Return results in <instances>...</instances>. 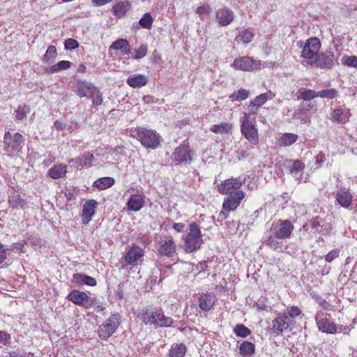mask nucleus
<instances>
[{
    "label": "nucleus",
    "instance_id": "nucleus-1",
    "mask_svg": "<svg viewBox=\"0 0 357 357\" xmlns=\"http://www.w3.org/2000/svg\"><path fill=\"white\" fill-rule=\"evenodd\" d=\"M241 185L240 178L225 180V193L228 195L227 200H225V211L235 210L245 197V193L238 190Z\"/></svg>",
    "mask_w": 357,
    "mask_h": 357
},
{
    "label": "nucleus",
    "instance_id": "nucleus-2",
    "mask_svg": "<svg viewBox=\"0 0 357 357\" xmlns=\"http://www.w3.org/2000/svg\"><path fill=\"white\" fill-rule=\"evenodd\" d=\"M142 321L146 326H154L156 328L173 326L174 322L172 317L165 315L161 308L154 307L142 311Z\"/></svg>",
    "mask_w": 357,
    "mask_h": 357
},
{
    "label": "nucleus",
    "instance_id": "nucleus-3",
    "mask_svg": "<svg viewBox=\"0 0 357 357\" xmlns=\"http://www.w3.org/2000/svg\"><path fill=\"white\" fill-rule=\"evenodd\" d=\"M255 118L248 119V115L242 114L240 118L241 131L245 138L253 145H257L259 142L258 129L256 127Z\"/></svg>",
    "mask_w": 357,
    "mask_h": 357
},
{
    "label": "nucleus",
    "instance_id": "nucleus-4",
    "mask_svg": "<svg viewBox=\"0 0 357 357\" xmlns=\"http://www.w3.org/2000/svg\"><path fill=\"white\" fill-rule=\"evenodd\" d=\"M203 243L200 229L198 225L193 222L190 225V231L184 240V247L186 252H192L199 249Z\"/></svg>",
    "mask_w": 357,
    "mask_h": 357
},
{
    "label": "nucleus",
    "instance_id": "nucleus-5",
    "mask_svg": "<svg viewBox=\"0 0 357 357\" xmlns=\"http://www.w3.org/2000/svg\"><path fill=\"white\" fill-rule=\"evenodd\" d=\"M298 43L300 44V47H303L301 57L308 65H310L312 60H314L319 53L321 47L320 40L317 38H310L307 40L303 46L302 42L300 41Z\"/></svg>",
    "mask_w": 357,
    "mask_h": 357
},
{
    "label": "nucleus",
    "instance_id": "nucleus-6",
    "mask_svg": "<svg viewBox=\"0 0 357 357\" xmlns=\"http://www.w3.org/2000/svg\"><path fill=\"white\" fill-rule=\"evenodd\" d=\"M121 316L119 313L112 314L106 321L99 326L98 336L102 340L111 337L120 324Z\"/></svg>",
    "mask_w": 357,
    "mask_h": 357
},
{
    "label": "nucleus",
    "instance_id": "nucleus-7",
    "mask_svg": "<svg viewBox=\"0 0 357 357\" xmlns=\"http://www.w3.org/2000/svg\"><path fill=\"white\" fill-rule=\"evenodd\" d=\"M137 135V139L145 147L155 149L160 144V136L155 130L139 128Z\"/></svg>",
    "mask_w": 357,
    "mask_h": 357
},
{
    "label": "nucleus",
    "instance_id": "nucleus-8",
    "mask_svg": "<svg viewBox=\"0 0 357 357\" xmlns=\"http://www.w3.org/2000/svg\"><path fill=\"white\" fill-rule=\"evenodd\" d=\"M261 65V63L259 60L245 56L235 59L231 66L235 70L252 71L259 69Z\"/></svg>",
    "mask_w": 357,
    "mask_h": 357
},
{
    "label": "nucleus",
    "instance_id": "nucleus-9",
    "mask_svg": "<svg viewBox=\"0 0 357 357\" xmlns=\"http://www.w3.org/2000/svg\"><path fill=\"white\" fill-rule=\"evenodd\" d=\"M335 198V202L341 207L349 210L353 208V195L349 188L337 186Z\"/></svg>",
    "mask_w": 357,
    "mask_h": 357
},
{
    "label": "nucleus",
    "instance_id": "nucleus-10",
    "mask_svg": "<svg viewBox=\"0 0 357 357\" xmlns=\"http://www.w3.org/2000/svg\"><path fill=\"white\" fill-rule=\"evenodd\" d=\"M335 55L331 51L318 53L314 60H312L310 65L312 67L321 69H331L335 63Z\"/></svg>",
    "mask_w": 357,
    "mask_h": 357
},
{
    "label": "nucleus",
    "instance_id": "nucleus-11",
    "mask_svg": "<svg viewBox=\"0 0 357 357\" xmlns=\"http://www.w3.org/2000/svg\"><path fill=\"white\" fill-rule=\"evenodd\" d=\"M326 313L319 311L315 317L316 324L319 330L323 333L333 334L337 331L335 324L328 317Z\"/></svg>",
    "mask_w": 357,
    "mask_h": 357
},
{
    "label": "nucleus",
    "instance_id": "nucleus-12",
    "mask_svg": "<svg viewBox=\"0 0 357 357\" xmlns=\"http://www.w3.org/2000/svg\"><path fill=\"white\" fill-rule=\"evenodd\" d=\"M293 229L294 226L289 220H280L271 228V233L277 238L284 239L290 236Z\"/></svg>",
    "mask_w": 357,
    "mask_h": 357
},
{
    "label": "nucleus",
    "instance_id": "nucleus-13",
    "mask_svg": "<svg viewBox=\"0 0 357 357\" xmlns=\"http://www.w3.org/2000/svg\"><path fill=\"white\" fill-rule=\"evenodd\" d=\"M3 143L7 151H17L22 147L23 137L19 132H15L13 135L9 131H7L4 134Z\"/></svg>",
    "mask_w": 357,
    "mask_h": 357
},
{
    "label": "nucleus",
    "instance_id": "nucleus-14",
    "mask_svg": "<svg viewBox=\"0 0 357 357\" xmlns=\"http://www.w3.org/2000/svg\"><path fill=\"white\" fill-rule=\"evenodd\" d=\"M67 299L75 305H80L86 308L90 307L92 303L91 298L85 292L79 291L78 290L71 291L68 294Z\"/></svg>",
    "mask_w": 357,
    "mask_h": 357
},
{
    "label": "nucleus",
    "instance_id": "nucleus-15",
    "mask_svg": "<svg viewBox=\"0 0 357 357\" xmlns=\"http://www.w3.org/2000/svg\"><path fill=\"white\" fill-rule=\"evenodd\" d=\"M190 153L188 143L182 144L174 150V159L180 163L190 164L192 161Z\"/></svg>",
    "mask_w": 357,
    "mask_h": 357
},
{
    "label": "nucleus",
    "instance_id": "nucleus-16",
    "mask_svg": "<svg viewBox=\"0 0 357 357\" xmlns=\"http://www.w3.org/2000/svg\"><path fill=\"white\" fill-rule=\"evenodd\" d=\"M272 324L273 333L279 335L292 324V321L287 317V313H282L273 320Z\"/></svg>",
    "mask_w": 357,
    "mask_h": 357
},
{
    "label": "nucleus",
    "instance_id": "nucleus-17",
    "mask_svg": "<svg viewBox=\"0 0 357 357\" xmlns=\"http://www.w3.org/2000/svg\"><path fill=\"white\" fill-rule=\"evenodd\" d=\"M262 241L266 246L278 252H284L287 248L282 241H278L271 232H266L264 234Z\"/></svg>",
    "mask_w": 357,
    "mask_h": 357
},
{
    "label": "nucleus",
    "instance_id": "nucleus-18",
    "mask_svg": "<svg viewBox=\"0 0 357 357\" xmlns=\"http://www.w3.org/2000/svg\"><path fill=\"white\" fill-rule=\"evenodd\" d=\"M97 202L94 199L86 201L82 208V223L86 225L91 220L92 216L95 213V208L97 206Z\"/></svg>",
    "mask_w": 357,
    "mask_h": 357
},
{
    "label": "nucleus",
    "instance_id": "nucleus-19",
    "mask_svg": "<svg viewBox=\"0 0 357 357\" xmlns=\"http://www.w3.org/2000/svg\"><path fill=\"white\" fill-rule=\"evenodd\" d=\"M144 255L143 250L137 245L132 246L124 255L123 259L127 265H132Z\"/></svg>",
    "mask_w": 357,
    "mask_h": 357
},
{
    "label": "nucleus",
    "instance_id": "nucleus-20",
    "mask_svg": "<svg viewBox=\"0 0 357 357\" xmlns=\"http://www.w3.org/2000/svg\"><path fill=\"white\" fill-rule=\"evenodd\" d=\"M351 114L349 109L341 107L335 109L331 113V120L339 123L344 124L349 121Z\"/></svg>",
    "mask_w": 357,
    "mask_h": 357
},
{
    "label": "nucleus",
    "instance_id": "nucleus-21",
    "mask_svg": "<svg viewBox=\"0 0 357 357\" xmlns=\"http://www.w3.org/2000/svg\"><path fill=\"white\" fill-rule=\"evenodd\" d=\"M8 204L13 208H25L27 202L19 193L13 192L8 197Z\"/></svg>",
    "mask_w": 357,
    "mask_h": 357
},
{
    "label": "nucleus",
    "instance_id": "nucleus-22",
    "mask_svg": "<svg viewBox=\"0 0 357 357\" xmlns=\"http://www.w3.org/2000/svg\"><path fill=\"white\" fill-rule=\"evenodd\" d=\"M95 88L93 84L86 81H79L77 83V95L80 97L89 98L95 91Z\"/></svg>",
    "mask_w": 357,
    "mask_h": 357
},
{
    "label": "nucleus",
    "instance_id": "nucleus-23",
    "mask_svg": "<svg viewBox=\"0 0 357 357\" xmlns=\"http://www.w3.org/2000/svg\"><path fill=\"white\" fill-rule=\"evenodd\" d=\"M176 245L173 240L165 241L158 249V254L160 256L172 257L175 252Z\"/></svg>",
    "mask_w": 357,
    "mask_h": 357
},
{
    "label": "nucleus",
    "instance_id": "nucleus-24",
    "mask_svg": "<svg viewBox=\"0 0 357 357\" xmlns=\"http://www.w3.org/2000/svg\"><path fill=\"white\" fill-rule=\"evenodd\" d=\"M147 82V77L142 74L130 76L127 80L128 84L132 88H140L145 86Z\"/></svg>",
    "mask_w": 357,
    "mask_h": 357
},
{
    "label": "nucleus",
    "instance_id": "nucleus-25",
    "mask_svg": "<svg viewBox=\"0 0 357 357\" xmlns=\"http://www.w3.org/2000/svg\"><path fill=\"white\" fill-rule=\"evenodd\" d=\"M66 168L67 166L62 164L54 165L49 169L47 174L53 179H59L66 176L67 172Z\"/></svg>",
    "mask_w": 357,
    "mask_h": 357
},
{
    "label": "nucleus",
    "instance_id": "nucleus-26",
    "mask_svg": "<svg viewBox=\"0 0 357 357\" xmlns=\"http://www.w3.org/2000/svg\"><path fill=\"white\" fill-rule=\"evenodd\" d=\"M215 300V296L211 294H203L199 297V307L204 311H208L214 305Z\"/></svg>",
    "mask_w": 357,
    "mask_h": 357
},
{
    "label": "nucleus",
    "instance_id": "nucleus-27",
    "mask_svg": "<svg viewBox=\"0 0 357 357\" xmlns=\"http://www.w3.org/2000/svg\"><path fill=\"white\" fill-rule=\"evenodd\" d=\"M144 206V199L139 195H132L128 202V208L130 211H138Z\"/></svg>",
    "mask_w": 357,
    "mask_h": 357
},
{
    "label": "nucleus",
    "instance_id": "nucleus-28",
    "mask_svg": "<svg viewBox=\"0 0 357 357\" xmlns=\"http://www.w3.org/2000/svg\"><path fill=\"white\" fill-rule=\"evenodd\" d=\"M73 281L79 284H86L91 287L96 284L95 278L82 273L74 274Z\"/></svg>",
    "mask_w": 357,
    "mask_h": 357
},
{
    "label": "nucleus",
    "instance_id": "nucleus-29",
    "mask_svg": "<svg viewBox=\"0 0 357 357\" xmlns=\"http://www.w3.org/2000/svg\"><path fill=\"white\" fill-rule=\"evenodd\" d=\"M130 8V3L128 1H125L117 3L112 9L114 15L120 18L124 16Z\"/></svg>",
    "mask_w": 357,
    "mask_h": 357
},
{
    "label": "nucleus",
    "instance_id": "nucleus-30",
    "mask_svg": "<svg viewBox=\"0 0 357 357\" xmlns=\"http://www.w3.org/2000/svg\"><path fill=\"white\" fill-rule=\"evenodd\" d=\"M110 49L121 50L125 54H129L131 52L130 45L126 39H118L110 46Z\"/></svg>",
    "mask_w": 357,
    "mask_h": 357
},
{
    "label": "nucleus",
    "instance_id": "nucleus-31",
    "mask_svg": "<svg viewBox=\"0 0 357 357\" xmlns=\"http://www.w3.org/2000/svg\"><path fill=\"white\" fill-rule=\"evenodd\" d=\"M288 167L290 174L296 177L299 173L303 172L305 168V165L298 160H289L288 162Z\"/></svg>",
    "mask_w": 357,
    "mask_h": 357
},
{
    "label": "nucleus",
    "instance_id": "nucleus-32",
    "mask_svg": "<svg viewBox=\"0 0 357 357\" xmlns=\"http://www.w3.org/2000/svg\"><path fill=\"white\" fill-rule=\"evenodd\" d=\"M75 162L77 163L78 167H90L94 160V156L90 153H84L78 158H76Z\"/></svg>",
    "mask_w": 357,
    "mask_h": 357
},
{
    "label": "nucleus",
    "instance_id": "nucleus-33",
    "mask_svg": "<svg viewBox=\"0 0 357 357\" xmlns=\"http://www.w3.org/2000/svg\"><path fill=\"white\" fill-rule=\"evenodd\" d=\"M186 352V347L182 343H175L172 345L169 357H183Z\"/></svg>",
    "mask_w": 357,
    "mask_h": 357
},
{
    "label": "nucleus",
    "instance_id": "nucleus-34",
    "mask_svg": "<svg viewBox=\"0 0 357 357\" xmlns=\"http://www.w3.org/2000/svg\"><path fill=\"white\" fill-rule=\"evenodd\" d=\"M297 139L298 135L296 134L287 132L278 139V143L281 146H289L294 144Z\"/></svg>",
    "mask_w": 357,
    "mask_h": 357
},
{
    "label": "nucleus",
    "instance_id": "nucleus-35",
    "mask_svg": "<svg viewBox=\"0 0 357 357\" xmlns=\"http://www.w3.org/2000/svg\"><path fill=\"white\" fill-rule=\"evenodd\" d=\"M275 93L272 91H268L266 93H261L259 96L255 97V98L251 100L254 104H255L256 107L259 108L263 105L268 100H272L275 98Z\"/></svg>",
    "mask_w": 357,
    "mask_h": 357
},
{
    "label": "nucleus",
    "instance_id": "nucleus-36",
    "mask_svg": "<svg viewBox=\"0 0 357 357\" xmlns=\"http://www.w3.org/2000/svg\"><path fill=\"white\" fill-rule=\"evenodd\" d=\"M114 179L111 177H103L96 180L93 183V186L99 190H105L113 185Z\"/></svg>",
    "mask_w": 357,
    "mask_h": 357
},
{
    "label": "nucleus",
    "instance_id": "nucleus-37",
    "mask_svg": "<svg viewBox=\"0 0 357 357\" xmlns=\"http://www.w3.org/2000/svg\"><path fill=\"white\" fill-rule=\"evenodd\" d=\"M239 349L243 357H250L255 352V345L250 342L245 341L240 345Z\"/></svg>",
    "mask_w": 357,
    "mask_h": 357
},
{
    "label": "nucleus",
    "instance_id": "nucleus-38",
    "mask_svg": "<svg viewBox=\"0 0 357 357\" xmlns=\"http://www.w3.org/2000/svg\"><path fill=\"white\" fill-rule=\"evenodd\" d=\"M254 38L253 32L250 29L242 31L236 37V40L238 43H249Z\"/></svg>",
    "mask_w": 357,
    "mask_h": 357
},
{
    "label": "nucleus",
    "instance_id": "nucleus-39",
    "mask_svg": "<svg viewBox=\"0 0 357 357\" xmlns=\"http://www.w3.org/2000/svg\"><path fill=\"white\" fill-rule=\"evenodd\" d=\"M298 93V98L305 101H310L317 97V91L312 89H303L299 91Z\"/></svg>",
    "mask_w": 357,
    "mask_h": 357
},
{
    "label": "nucleus",
    "instance_id": "nucleus-40",
    "mask_svg": "<svg viewBox=\"0 0 357 357\" xmlns=\"http://www.w3.org/2000/svg\"><path fill=\"white\" fill-rule=\"evenodd\" d=\"M250 95V92L244 89H241L238 90L237 91H234L229 98L231 99V100L234 101H242L243 100H245L247 98H248Z\"/></svg>",
    "mask_w": 357,
    "mask_h": 357
},
{
    "label": "nucleus",
    "instance_id": "nucleus-41",
    "mask_svg": "<svg viewBox=\"0 0 357 357\" xmlns=\"http://www.w3.org/2000/svg\"><path fill=\"white\" fill-rule=\"evenodd\" d=\"M30 112V107L26 105H20L15 110V118L22 121L26 118L27 114Z\"/></svg>",
    "mask_w": 357,
    "mask_h": 357
},
{
    "label": "nucleus",
    "instance_id": "nucleus-42",
    "mask_svg": "<svg viewBox=\"0 0 357 357\" xmlns=\"http://www.w3.org/2000/svg\"><path fill=\"white\" fill-rule=\"evenodd\" d=\"M234 333L237 336L246 337L251 333V331L243 324H237L234 328Z\"/></svg>",
    "mask_w": 357,
    "mask_h": 357
},
{
    "label": "nucleus",
    "instance_id": "nucleus-43",
    "mask_svg": "<svg viewBox=\"0 0 357 357\" xmlns=\"http://www.w3.org/2000/svg\"><path fill=\"white\" fill-rule=\"evenodd\" d=\"M342 65L357 68V56L344 55L341 59Z\"/></svg>",
    "mask_w": 357,
    "mask_h": 357
},
{
    "label": "nucleus",
    "instance_id": "nucleus-44",
    "mask_svg": "<svg viewBox=\"0 0 357 357\" xmlns=\"http://www.w3.org/2000/svg\"><path fill=\"white\" fill-rule=\"evenodd\" d=\"M337 95V91L335 89H324L317 91V97L333 99Z\"/></svg>",
    "mask_w": 357,
    "mask_h": 357
},
{
    "label": "nucleus",
    "instance_id": "nucleus-45",
    "mask_svg": "<svg viewBox=\"0 0 357 357\" xmlns=\"http://www.w3.org/2000/svg\"><path fill=\"white\" fill-rule=\"evenodd\" d=\"M71 63L68 61H61L58 63L52 66L50 72L52 73H57L61 70H66L70 68Z\"/></svg>",
    "mask_w": 357,
    "mask_h": 357
},
{
    "label": "nucleus",
    "instance_id": "nucleus-46",
    "mask_svg": "<svg viewBox=\"0 0 357 357\" xmlns=\"http://www.w3.org/2000/svg\"><path fill=\"white\" fill-rule=\"evenodd\" d=\"M153 22V19L151 17V15L149 13H146L139 20V24L143 28L151 29L152 26Z\"/></svg>",
    "mask_w": 357,
    "mask_h": 357
},
{
    "label": "nucleus",
    "instance_id": "nucleus-47",
    "mask_svg": "<svg viewBox=\"0 0 357 357\" xmlns=\"http://www.w3.org/2000/svg\"><path fill=\"white\" fill-rule=\"evenodd\" d=\"M283 313H287V315L289 318H295L301 314V310L297 306H291L287 307Z\"/></svg>",
    "mask_w": 357,
    "mask_h": 357
},
{
    "label": "nucleus",
    "instance_id": "nucleus-48",
    "mask_svg": "<svg viewBox=\"0 0 357 357\" xmlns=\"http://www.w3.org/2000/svg\"><path fill=\"white\" fill-rule=\"evenodd\" d=\"M89 98L92 100L94 105H99L102 104V96L96 87L95 88V91H93V93H91Z\"/></svg>",
    "mask_w": 357,
    "mask_h": 357
},
{
    "label": "nucleus",
    "instance_id": "nucleus-49",
    "mask_svg": "<svg viewBox=\"0 0 357 357\" xmlns=\"http://www.w3.org/2000/svg\"><path fill=\"white\" fill-rule=\"evenodd\" d=\"M56 49L54 46H49L45 54V58L47 61H52L56 56Z\"/></svg>",
    "mask_w": 357,
    "mask_h": 357
},
{
    "label": "nucleus",
    "instance_id": "nucleus-50",
    "mask_svg": "<svg viewBox=\"0 0 357 357\" xmlns=\"http://www.w3.org/2000/svg\"><path fill=\"white\" fill-rule=\"evenodd\" d=\"M64 194L68 201H72L75 199V197L77 195V190L73 186L66 188Z\"/></svg>",
    "mask_w": 357,
    "mask_h": 357
},
{
    "label": "nucleus",
    "instance_id": "nucleus-51",
    "mask_svg": "<svg viewBox=\"0 0 357 357\" xmlns=\"http://www.w3.org/2000/svg\"><path fill=\"white\" fill-rule=\"evenodd\" d=\"M316 302L325 310L333 311L334 310V307L329 302L321 297H317Z\"/></svg>",
    "mask_w": 357,
    "mask_h": 357
},
{
    "label": "nucleus",
    "instance_id": "nucleus-52",
    "mask_svg": "<svg viewBox=\"0 0 357 357\" xmlns=\"http://www.w3.org/2000/svg\"><path fill=\"white\" fill-rule=\"evenodd\" d=\"M313 108L311 104H303L299 109V112L294 115V119H299V115L310 111Z\"/></svg>",
    "mask_w": 357,
    "mask_h": 357
},
{
    "label": "nucleus",
    "instance_id": "nucleus-53",
    "mask_svg": "<svg viewBox=\"0 0 357 357\" xmlns=\"http://www.w3.org/2000/svg\"><path fill=\"white\" fill-rule=\"evenodd\" d=\"M258 109L259 107H256L255 104L250 101L249 105H248V112H243V114L248 115V119H252V118H251V116L255 115L257 112Z\"/></svg>",
    "mask_w": 357,
    "mask_h": 357
},
{
    "label": "nucleus",
    "instance_id": "nucleus-54",
    "mask_svg": "<svg viewBox=\"0 0 357 357\" xmlns=\"http://www.w3.org/2000/svg\"><path fill=\"white\" fill-rule=\"evenodd\" d=\"M65 48L66 50H75L79 46L78 42L73 38H68L65 41Z\"/></svg>",
    "mask_w": 357,
    "mask_h": 357
},
{
    "label": "nucleus",
    "instance_id": "nucleus-55",
    "mask_svg": "<svg viewBox=\"0 0 357 357\" xmlns=\"http://www.w3.org/2000/svg\"><path fill=\"white\" fill-rule=\"evenodd\" d=\"M135 55L134 58L135 59H139L145 56L147 53V48L146 46L142 45L137 50H135Z\"/></svg>",
    "mask_w": 357,
    "mask_h": 357
},
{
    "label": "nucleus",
    "instance_id": "nucleus-56",
    "mask_svg": "<svg viewBox=\"0 0 357 357\" xmlns=\"http://www.w3.org/2000/svg\"><path fill=\"white\" fill-rule=\"evenodd\" d=\"M340 251L337 249H334L330 251L325 257V259L328 262H331L339 256Z\"/></svg>",
    "mask_w": 357,
    "mask_h": 357
},
{
    "label": "nucleus",
    "instance_id": "nucleus-57",
    "mask_svg": "<svg viewBox=\"0 0 357 357\" xmlns=\"http://www.w3.org/2000/svg\"><path fill=\"white\" fill-rule=\"evenodd\" d=\"M234 18V13L231 10L225 9V26L230 24Z\"/></svg>",
    "mask_w": 357,
    "mask_h": 357
},
{
    "label": "nucleus",
    "instance_id": "nucleus-58",
    "mask_svg": "<svg viewBox=\"0 0 357 357\" xmlns=\"http://www.w3.org/2000/svg\"><path fill=\"white\" fill-rule=\"evenodd\" d=\"M9 250L6 248L3 244L0 243V265L3 264L7 257V251Z\"/></svg>",
    "mask_w": 357,
    "mask_h": 357
},
{
    "label": "nucleus",
    "instance_id": "nucleus-59",
    "mask_svg": "<svg viewBox=\"0 0 357 357\" xmlns=\"http://www.w3.org/2000/svg\"><path fill=\"white\" fill-rule=\"evenodd\" d=\"M54 127L58 131L63 130L65 129H70V127L68 126L67 124H66L59 120H56L54 123Z\"/></svg>",
    "mask_w": 357,
    "mask_h": 357
},
{
    "label": "nucleus",
    "instance_id": "nucleus-60",
    "mask_svg": "<svg viewBox=\"0 0 357 357\" xmlns=\"http://www.w3.org/2000/svg\"><path fill=\"white\" fill-rule=\"evenodd\" d=\"M10 339V335L8 333L0 331V343L6 344Z\"/></svg>",
    "mask_w": 357,
    "mask_h": 357
},
{
    "label": "nucleus",
    "instance_id": "nucleus-61",
    "mask_svg": "<svg viewBox=\"0 0 357 357\" xmlns=\"http://www.w3.org/2000/svg\"><path fill=\"white\" fill-rule=\"evenodd\" d=\"M209 11V8L207 6H199L197 9V13L200 16L207 14Z\"/></svg>",
    "mask_w": 357,
    "mask_h": 357
},
{
    "label": "nucleus",
    "instance_id": "nucleus-62",
    "mask_svg": "<svg viewBox=\"0 0 357 357\" xmlns=\"http://www.w3.org/2000/svg\"><path fill=\"white\" fill-rule=\"evenodd\" d=\"M143 101L146 104H153L158 101V99L151 96H144L143 97Z\"/></svg>",
    "mask_w": 357,
    "mask_h": 357
},
{
    "label": "nucleus",
    "instance_id": "nucleus-63",
    "mask_svg": "<svg viewBox=\"0 0 357 357\" xmlns=\"http://www.w3.org/2000/svg\"><path fill=\"white\" fill-rule=\"evenodd\" d=\"M310 225L312 229H315L317 227L320 226V219L318 217H316L314 218H312L310 221Z\"/></svg>",
    "mask_w": 357,
    "mask_h": 357
},
{
    "label": "nucleus",
    "instance_id": "nucleus-64",
    "mask_svg": "<svg viewBox=\"0 0 357 357\" xmlns=\"http://www.w3.org/2000/svg\"><path fill=\"white\" fill-rule=\"evenodd\" d=\"M173 228L178 232H183L185 230V225L183 223H174Z\"/></svg>",
    "mask_w": 357,
    "mask_h": 357
}]
</instances>
